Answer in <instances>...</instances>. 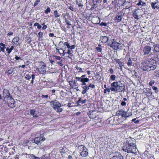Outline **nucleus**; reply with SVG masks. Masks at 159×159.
Returning <instances> with one entry per match:
<instances>
[{
  "mask_svg": "<svg viewBox=\"0 0 159 159\" xmlns=\"http://www.w3.org/2000/svg\"><path fill=\"white\" fill-rule=\"evenodd\" d=\"M140 66L143 70L149 71L155 69L157 66V64L154 60L148 58L143 61Z\"/></svg>",
  "mask_w": 159,
  "mask_h": 159,
  "instance_id": "nucleus-1",
  "label": "nucleus"
},
{
  "mask_svg": "<svg viewBox=\"0 0 159 159\" xmlns=\"http://www.w3.org/2000/svg\"><path fill=\"white\" fill-rule=\"evenodd\" d=\"M110 90L116 93L124 92L125 90V84L121 83L120 81L114 82L111 84Z\"/></svg>",
  "mask_w": 159,
  "mask_h": 159,
  "instance_id": "nucleus-2",
  "label": "nucleus"
},
{
  "mask_svg": "<svg viewBox=\"0 0 159 159\" xmlns=\"http://www.w3.org/2000/svg\"><path fill=\"white\" fill-rule=\"evenodd\" d=\"M122 148L123 151L128 153H135L136 152V148L135 145L133 143H129L128 141H127L124 143V145Z\"/></svg>",
  "mask_w": 159,
  "mask_h": 159,
  "instance_id": "nucleus-3",
  "label": "nucleus"
},
{
  "mask_svg": "<svg viewBox=\"0 0 159 159\" xmlns=\"http://www.w3.org/2000/svg\"><path fill=\"white\" fill-rule=\"evenodd\" d=\"M80 155L82 157H86L89 154L88 149L84 145H81L78 147Z\"/></svg>",
  "mask_w": 159,
  "mask_h": 159,
  "instance_id": "nucleus-4",
  "label": "nucleus"
},
{
  "mask_svg": "<svg viewBox=\"0 0 159 159\" xmlns=\"http://www.w3.org/2000/svg\"><path fill=\"white\" fill-rule=\"evenodd\" d=\"M61 104L56 100H55L53 102L52 107L54 110L57 112H61L62 111V109L60 108Z\"/></svg>",
  "mask_w": 159,
  "mask_h": 159,
  "instance_id": "nucleus-5",
  "label": "nucleus"
},
{
  "mask_svg": "<svg viewBox=\"0 0 159 159\" xmlns=\"http://www.w3.org/2000/svg\"><path fill=\"white\" fill-rule=\"evenodd\" d=\"M38 63L39 66L38 69L39 73L42 74L45 73L46 69V64L43 61L38 62Z\"/></svg>",
  "mask_w": 159,
  "mask_h": 159,
  "instance_id": "nucleus-6",
  "label": "nucleus"
},
{
  "mask_svg": "<svg viewBox=\"0 0 159 159\" xmlns=\"http://www.w3.org/2000/svg\"><path fill=\"white\" fill-rule=\"evenodd\" d=\"M45 140V138L44 135L42 134L40 136L36 137L34 139V142L38 145H40Z\"/></svg>",
  "mask_w": 159,
  "mask_h": 159,
  "instance_id": "nucleus-7",
  "label": "nucleus"
},
{
  "mask_svg": "<svg viewBox=\"0 0 159 159\" xmlns=\"http://www.w3.org/2000/svg\"><path fill=\"white\" fill-rule=\"evenodd\" d=\"M116 113L118 117L120 118L124 117L126 118L129 116V115H127V112L125 111L122 109L119 110Z\"/></svg>",
  "mask_w": 159,
  "mask_h": 159,
  "instance_id": "nucleus-8",
  "label": "nucleus"
},
{
  "mask_svg": "<svg viewBox=\"0 0 159 159\" xmlns=\"http://www.w3.org/2000/svg\"><path fill=\"white\" fill-rule=\"evenodd\" d=\"M121 43H120L117 42L116 40L113 39L111 47L113 48L114 49L117 50L119 48H120V47H121Z\"/></svg>",
  "mask_w": 159,
  "mask_h": 159,
  "instance_id": "nucleus-9",
  "label": "nucleus"
},
{
  "mask_svg": "<svg viewBox=\"0 0 159 159\" xmlns=\"http://www.w3.org/2000/svg\"><path fill=\"white\" fill-rule=\"evenodd\" d=\"M69 150L65 147H63L60 151V153L62 156L64 157H66L69 154Z\"/></svg>",
  "mask_w": 159,
  "mask_h": 159,
  "instance_id": "nucleus-10",
  "label": "nucleus"
},
{
  "mask_svg": "<svg viewBox=\"0 0 159 159\" xmlns=\"http://www.w3.org/2000/svg\"><path fill=\"white\" fill-rule=\"evenodd\" d=\"M124 14V13L122 11H120L118 13L114 19L115 22H120L122 19V16H123Z\"/></svg>",
  "mask_w": 159,
  "mask_h": 159,
  "instance_id": "nucleus-11",
  "label": "nucleus"
},
{
  "mask_svg": "<svg viewBox=\"0 0 159 159\" xmlns=\"http://www.w3.org/2000/svg\"><path fill=\"white\" fill-rule=\"evenodd\" d=\"M7 103L8 106L11 107H13L15 106V101L12 96L7 99Z\"/></svg>",
  "mask_w": 159,
  "mask_h": 159,
  "instance_id": "nucleus-12",
  "label": "nucleus"
},
{
  "mask_svg": "<svg viewBox=\"0 0 159 159\" xmlns=\"http://www.w3.org/2000/svg\"><path fill=\"white\" fill-rule=\"evenodd\" d=\"M151 50V47L149 46H145L143 50V51L144 55H146L149 54Z\"/></svg>",
  "mask_w": 159,
  "mask_h": 159,
  "instance_id": "nucleus-13",
  "label": "nucleus"
},
{
  "mask_svg": "<svg viewBox=\"0 0 159 159\" xmlns=\"http://www.w3.org/2000/svg\"><path fill=\"white\" fill-rule=\"evenodd\" d=\"M3 94L4 99H5L6 98H7V99L11 97V96H10L9 91L6 89H4L3 90Z\"/></svg>",
  "mask_w": 159,
  "mask_h": 159,
  "instance_id": "nucleus-14",
  "label": "nucleus"
},
{
  "mask_svg": "<svg viewBox=\"0 0 159 159\" xmlns=\"http://www.w3.org/2000/svg\"><path fill=\"white\" fill-rule=\"evenodd\" d=\"M19 40V37H16L13 39L12 41L15 44H16V45H20V44L18 43Z\"/></svg>",
  "mask_w": 159,
  "mask_h": 159,
  "instance_id": "nucleus-15",
  "label": "nucleus"
},
{
  "mask_svg": "<svg viewBox=\"0 0 159 159\" xmlns=\"http://www.w3.org/2000/svg\"><path fill=\"white\" fill-rule=\"evenodd\" d=\"M93 111H89L88 113L90 119H93L96 118V117L93 116Z\"/></svg>",
  "mask_w": 159,
  "mask_h": 159,
  "instance_id": "nucleus-16",
  "label": "nucleus"
},
{
  "mask_svg": "<svg viewBox=\"0 0 159 159\" xmlns=\"http://www.w3.org/2000/svg\"><path fill=\"white\" fill-rule=\"evenodd\" d=\"M15 70V69L13 68H11L10 69L7 70V72L9 75L12 74Z\"/></svg>",
  "mask_w": 159,
  "mask_h": 159,
  "instance_id": "nucleus-17",
  "label": "nucleus"
},
{
  "mask_svg": "<svg viewBox=\"0 0 159 159\" xmlns=\"http://www.w3.org/2000/svg\"><path fill=\"white\" fill-rule=\"evenodd\" d=\"M35 111L34 110H31L30 111V114L33 116V117H38V115L37 114H35Z\"/></svg>",
  "mask_w": 159,
  "mask_h": 159,
  "instance_id": "nucleus-18",
  "label": "nucleus"
},
{
  "mask_svg": "<svg viewBox=\"0 0 159 159\" xmlns=\"http://www.w3.org/2000/svg\"><path fill=\"white\" fill-rule=\"evenodd\" d=\"M137 5L138 6H145L146 3L145 2H142L141 0H139V2L137 3Z\"/></svg>",
  "mask_w": 159,
  "mask_h": 159,
  "instance_id": "nucleus-19",
  "label": "nucleus"
},
{
  "mask_svg": "<svg viewBox=\"0 0 159 159\" xmlns=\"http://www.w3.org/2000/svg\"><path fill=\"white\" fill-rule=\"evenodd\" d=\"M110 159H123V156L120 155V156H113Z\"/></svg>",
  "mask_w": 159,
  "mask_h": 159,
  "instance_id": "nucleus-20",
  "label": "nucleus"
},
{
  "mask_svg": "<svg viewBox=\"0 0 159 159\" xmlns=\"http://www.w3.org/2000/svg\"><path fill=\"white\" fill-rule=\"evenodd\" d=\"M155 59L154 61H156V63L157 64V62L159 64V54L155 56Z\"/></svg>",
  "mask_w": 159,
  "mask_h": 159,
  "instance_id": "nucleus-21",
  "label": "nucleus"
},
{
  "mask_svg": "<svg viewBox=\"0 0 159 159\" xmlns=\"http://www.w3.org/2000/svg\"><path fill=\"white\" fill-rule=\"evenodd\" d=\"M102 42L103 43H106L108 41V39L107 36H104L102 37Z\"/></svg>",
  "mask_w": 159,
  "mask_h": 159,
  "instance_id": "nucleus-22",
  "label": "nucleus"
},
{
  "mask_svg": "<svg viewBox=\"0 0 159 159\" xmlns=\"http://www.w3.org/2000/svg\"><path fill=\"white\" fill-rule=\"evenodd\" d=\"M116 62L119 64V65L120 67H121V66H123L124 64L123 63L121 62V61L120 60V59H117L116 60Z\"/></svg>",
  "mask_w": 159,
  "mask_h": 159,
  "instance_id": "nucleus-23",
  "label": "nucleus"
},
{
  "mask_svg": "<svg viewBox=\"0 0 159 159\" xmlns=\"http://www.w3.org/2000/svg\"><path fill=\"white\" fill-rule=\"evenodd\" d=\"M54 15L55 17L57 18L59 17L60 16V15L58 13L57 10H55L54 12Z\"/></svg>",
  "mask_w": 159,
  "mask_h": 159,
  "instance_id": "nucleus-24",
  "label": "nucleus"
},
{
  "mask_svg": "<svg viewBox=\"0 0 159 159\" xmlns=\"http://www.w3.org/2000/svg\"><path fill=\"white\" fill-rule=\"evenodd\" d=\"M89 80V79L88 78H85L84 79H82L80 80V82H87Z\"/></svg>",
  "mask_w": 159,
  "mask_h": 159,
  "instance_id": "nucleus-25",
  "label": "nucleus"
},
{
  "mask_svg": "<svg viewBox=\"0 0 159 159\" xmlns=\"http://www.w3.org/2000/svg\"><path fill=\"white\" fill-rule=\"evenodd\" d=\"M133 17L135 18L136 19H139V18H138V14L137 13H136V11H134V12H133Z\"/></svg>",
  "mask_w": 159,
  "mask_h": 159,
  "instance_id": "nucleus-26",
  "label": "nucleus"
},
{
  "mask_svg": "<svg viewBox=\"0 0 159 159\" xmlns=\"http://www.w3.org/2000/svg\"><path fill=\"white\" fill-rule=\"evenodd\" d=\"M154 50L156 52H159V45H156L154 47Z\"/></svg>",
  "mask_w": 159,
  "mask_h": 159,
  "instance_id": "nucleus-27",
  "label": "nucleus"
},
{
  "mask_svg": "<svg viewBox=\"0 0 159 159\" xmlns=\"http://www.w3.org/2000/svg\"><path fill=\"white\" fill-rule=\"evenodd\" d=\"M132 60L130 58L128 60V61L127 63V65L128 66H130L132 65Z\"/></svg>",
  "mask_w": 159,
  "mask_h": 159,
  "instance_id": "nucleus-28",
  "label": "nucleus"
},
{
  "mask_svg": "<svg viewBox=\"0 0 159 159\" xmlns=\"http://www.w3.org/2000/svg\"><path fill=\"white\" fill-rule=\"evenodd\" d=\"M34 25L35 26H37V28L39 29H40L42 27L38 23H35Z\"/></svg>",
  "mask_w": 159,
  "mask_h": 159,
  "instance_id": "nucleus-29",
  "label": "nucleus"
},
{
  "mask_svg": "<svg viewBox=\"0 0 159 159\" xmlns=\"http://www.w3.org/2000/svg\"><path fill=\"white\" fill-rule=\"evenodd\" d=\"M82 88L84 89L83 90H85L87 91L88 90H89V87H88V86L87 85L82 87Z\"/></svg>",
  "mask_w": 159,
  "mask_h": 159,
  "instance_id": "nucleus-30",
  "label": "nucleus"
},
{
  "mask_svg": "<svg viewBox=\"0 0 159 159\" xmlns=\"http://www.w3.org/2000/svg\"><path fill=\"white\" fill-rule=\"evenodd\" d=\"M51 11V9L49 7H48L47 9L45 11L46 14H48Z\"/></svg>",
  "mask_w": 159,
  "mask_h": 159,
  "instance_id": "nucleus-31",
  "label": "nucleus"
},
{
  "mask_svg": "<svg viewBox=\"0 0 159 159\" xmlns=\"http://www.w3.org/2000/svg\"><path fill=\"white\" fill-rule=\"evenodd\" d=\"M116 76L115 75H112L111 76L110 79L112 81L115 80L116 79Z\"/></svg>",
  "mask_w": 159,
  "mask_h": 159,
  "instance_id": "nucleus-32",
  "label": "nucleus"
},
{
  "mask_svg": "<svg viewBox=\"0 0 159 159\" xmlns=\"http://www.w3.org/2000/svg\"><path fill=\"white\" fill-rule=\"evenodd\" d=\"M54 59H56L57 60H60L61 59V57L58 56H54L53 57Z\"/></svg>",
  "mask_w": 159,
  "mask_h": 159,
  "instance_id": "nucleus-33",
  "label": "nucleus"
},
{
  "mask_svg": "<svg viewBox=\"0 0 159 159\" xmlns=\"http://www.w3.org/2000/svg\"><path fill=\"white\" fill-rule=\"evenodd\" d=\"M69 9L73 11H75V9L74 8L73 6H70L69 7Z\"/></svg>",
  "mask_w": 159,
  "mask_h": 159,
  "instance_id": "nucleus-34",
  "label": "nucleus"
},
{
  "mask_svg": "<svg viewBox=\"0 0 159 159\" xmlns=\"http://www.w3.org/2000/svg\"><path fill=\"white\" fill-rule=\"evenodd\" d=\"M25 77L27 80H29L31 78V76L29 74H27L26 75Z\"/></svg>",
  "mask_w": 159,
  "mask_h": 159,
  "instance_id": "nucleus-35",
  "label": "nucleus"
},
{
  "mask_svg": "<svg viewBox=\"0 0 159 159\" xmlns=\"http://www.w3.org/2000/svg\"><path fill=\"white\" fill-rule=\"evenodd\" d=\"M152 88L153 90L155 91V92L156 93H157V92H158V90H157V89L156 87H155V86H153V87H152Z\"/></svg>",
  "mask_w": 159,
  "mask_h": 159,
  "instance_id": "nucleus-36",
  "label": "nucleus"
},
{
  "mask_svg": "<svg viewBox=\"0 0 159 159\" xmlns=\"http://www.w3.org/2000/svg\"><path fill=\"white\" fill-rule=\"evenodd\" d=\"M100 25L102 26H107V24L106 23L102 22L100 24Z\"/></svg>",
  "mask_w": 159,
  "mask_h": 159,
  "instance_id": "nucleus-37",
  "label": "nucleus"
},
{
  "mask_svg": "<svg viewBox=\"0 0 159 159\" xmlns=\"http://www.w3.org/2000/svg\"><path fill=\"white\" fill-rule=\"evenodd\" d=\"M40 2V0H37L35 2L34 4V6L35 7L37 6L39 3Z\"/></svg>",
  "mask_w": 159,
  "mask_h": 159,
  "instance_id": "nucleus-38",
  "label": "nucleus"
},
{
  "mask_svg": "<svg viewBox=\"0 0 159 159\" xmlns=\"http://www.w3.org/2000/svg\"><path fill=\"white\" fill-rule=\"evenodd\" d=\"M67 53L68 54L70 55H72V53L71 52V51L70 49H68Z\"/></svg>",
  "mask_w": 159,
  "mask_h": 159,
  "instance_id": "nucleus-39",
  "label": "nucleus"
},
{
  "mask_svg": "<svg viewBox=\"0 0 159 159\" xmlns=\"http://www.w3.org/2000/svg\"><path fill=\"white\" fill-rule=\"evenodd\" d=\"M88 87H89V88L90 87L92 89H94L95 87V85L94 84H90L89 85Z\"/></svg>",
  "mask_w": 159,
  "mask_h": 159,
  "instance_id": "nucleus-40",
  "label": "nucleus"
},
{
  "mask_svg": "<svg viewBox=\"0 0 159 159\" xmlns=\"http://www.w3.org/2000/svg\"><path fill=\"white\" fill-rule=\"evenodd\" d=\"M38 34L40 38H42L43 35V33H42L41 32H40L38 33Z\"/></svg>",
  "mask_w": 159,
  "mask_h": 159,
  "instance_id": "nucleus-41",
  "label": "nucleus"
},
{
  "mask_svg": "<svg viewBox=\"0 0 159 159\" xmlns=\"http://www.w3.org/2000/svg\"><path fill=\"white\" fill-rule=\"evenodd\" d=\"M56 49H57V51H56L57 52L59 53L60 54H62V52L61 50H60L61 49H59L56 48Z\"/></svg>",
  "mask_w": 159,
  "mask_h": 159,
  "instance_id": "nucleus-42",
  "label": "nucleus"
},
{
  "mask_svg": "<svg viewBox=\"0 0 159 159\" xmlns=\"http://www.w3.org/2000/svg\"><path fill=\"white\" fill-rule=\"evenodd\" d=\"M57 63L58 64H59L60 66H63V64L62 63V60H60L59 61H58L57 62Z\"/></svg>",
  "mask_w": 159,
  "mask_h": 159,
  "instance_id": "nucleus-43",
  "label": "nucleus"
},
{
  "mask_svg": "<svg viewBox=\"0 0 159 159\" xmlns=\"http://www.w3.org/2000/svg\"><path fill=\"white\" fill-rule=\"evenodd\" d=\"M96 49L97 51H98L99 52H101V51L102 49L101 48L98 47H96Z\"/></svg>",
  "mask_w": 159,
  "mask_h": 159,
  "instance_id": "nucleus-44",
  "label": "nucleus"
},
{
  "mask_svg": "<svg viewBox=\"0 0 159 159\" xmlns=\"http://www.w3.org/2000/svg\"><path fill=\"white\" fill-rule=\"evenodd\" d=\"M156 4V3L152 2L151 4V7L152 8L154 9L155 8V5Z\"/></svg>",
  "mask_w": 159,
  "mask_h": 159,
  "instance_id": "nucleus-45",
  "label": "nucleus"
},
{
  "mask_svg": "<svg viewBox=\"0 0 159 159\" xmlns=\"http://www.w3.org/2000/svg\"><path fill=\"white\" fill-rule=\"evenodd\" d=\"M110 89H105L104 90V93H107V91L108 93L110 92Z\"/></svg>",
  "mask_w": 159,
  "mask_h": 159,
  "instance_id": "nucleus-46",
  "label": "nucleus"
},
{
  "mask_svg": "<svg viewBox=\"0 0 159 159\" xmlns=\"http://www.w3.org/2000/svg\"><path fill=\"white\" fill-rule=\"evenodd\" d=\"M48 97V95H42L41 97L42 98H46V99H47Z\"/></svg>",
  "mask_w": 159,
  "mask_h": 159,
  "instance_id": "nucleus-47",
  "label": "nucleus"
},
{
  "mask_svg": "<svg viewBox=\"0 0 159 159\" xmlns=\"http://www.w3.org/2000/svg\"><path fill=\"white\" fill-rule=\"evenodd\" d=\"M6 50L7 52V53L8 54H10L12 51L11 50L10 48H7Z\"/></svg>",
  "mask_w": 159,
  "mask_h": 159,
  "instance_id": "nucleus-48",
  "label": "nucleus"
},
{
  "mask_svg": "<svg viewBox=\"0 0 159 159\" xmlns=\"http://www.w3.org/2000/svg\"><path fill=\"white\" fill-rule=\"evenodd\" d=\"M126 103L124 101H122L121 103V105L122 106H125L126 105Z\"/></svg>",
  "mask_w": 159,
  "mask_h": 159,
  "instance_id": "nucleus-49",
  "label": "nucleus"
},
{
  "mask_svg": "<svg viewBox=\"0 0 159 159\" xmlns=\"http://www.w3.org/2000/svg\"><path fill=\"white\" fill-rule=\"evenodd\" d=\"M154 81H151L149 83V85L152 86L153 84H154Z\"/></svg>",
  "mask_w": 159,
  "mask_h": 159,
  "instance_id": "nucleus-50",
  "label": "nucleus"
},
{
  "mask_svg": "<svg viewBox=\"0 0 159 159\" xmlns=\"http://www.w3.org/2000/svg\"><path fill=\"white\" fill-rule=\"evenodd\" d=\"M30 156L29 157H30L34 159L35 157H36L33 154H30Z\"/></svg>",
  "mask_w": 159,
  "mask_h": 159,
  "instance_id": "nucleus-51",
  "label": "nucleus"
},
{
  "mask_svg": "<svg viewBox=\"0 0 159 159\" xmlns=\"http://www.w3.org/2000/svg\"><path fill=\"white\" fill-rule=\"evenodd\" d=\"M109 71H110V73L111 74H113L114 73V71L112 69L110 68L109 70Z\"/></svg>",
  "mask_w": 159,
  "mask_h": 159,
  "instance_id": "nucleus-52",
  "label": "nucleus"
},
{
  "mask_svg": "<svg viewBox=\"0 0 159 159\" xmlns=\"http://www.w3.org/2000/svg\"><path fill=\"white\" fill-rule=\"evenodd\" d=\"M5 48H2V47H1L0 48V52H1V51H2L3 52H4V49Z\"/></svg>",
  "mask_w": 159,
  "mask_h": 159,
  "instance_id": "nucleus-53",
  "label": "nucleus"
},
{
  "mask_svg": "<svg viewBox=\"0 0 159 159\" xmlns=\"http://www.w3.org/2000/svg\"><path fill=\"white\" fill-rule=\"evenodd\" d=\"M75 45H72L71 46H70V49L71 50L74 49L75 48Z\"/></svg>",
  "mask_w": 159,
  "mask_h": 159,
  "instance_id": "nucleus-54",
  "label": "nucleus"
},
{
  "mask_svg": "<svg viewBox=\"0 0 159 159\" xmlns=\"http://www.w3.org/2000/svg\"><path fill=\"white\" fill-rule=\"evenodd\" d=\"M60 50H62V54H63V55H64L66 53H67V52H65V51L63 50L61 48Z\"/></svg>",
  "mask_w": 159,
  "mask_h": 159,
  "instance_id": "nucleus-55",
  "label": "nucleus"
},
{
  "mask_svg": "<svg viewBox=\"0 0 159 159\" xmlns=\"http://www.w3.org/2000/svg\"><path fill=\"white\" fill-rule=\"evenodd\" d=\"M75 68L77 70H79L80 71H81L82 70V69L80 67H78L77 66H76Z\"/></svg>",
  "mask_w": 159,
  "mask_h": 159,
  "instance_id": "nucleus-56",
  "label": "nucleus"
},
{
  "mask_svg": "<svg viewBox=\"0 0 159 159\" xmlns=\"http://www.w3.org/2000/svg\"><path fill=\"white\" fill-rule=\"evenodd\" d=\"M48 35L50 37H53L54 36V34L53 33H50Z\"/></svg>",
  "mask_w": 159,
  "mask_h": 159,
  "instance_id": "nucleus-57",
  "label": "nucleus"
},
{
  "mask_svg": "<svg viewBox=\"0 0 159 159\" xmlns=\"http://www.w3.org/2000/svg\"><path fill=\"white\" fill-rule=\"evenodd\" d=\"M66 22L68 25H71L70 23V22L69 20H67L66 19Z\"/></svg>",
  "mask_w": 159,
  "mask_h": 159,
  "instance_id": "nucleus-58",
  "label": "nucleus"
},
{
  "mask_svg": "<svg viewBox=\"0 0 159 159\" xmlns=\"http://www.w3.org/2000/svg\"><path fill=\"white\" fill-rule=\"evenodd\" d=\"M75 79H76L77 81H80V80H81V77H76Z\"/></svg>",
  "mask_w": 159,
  "mask_h": 159,
  "instance_id": "nucleus-59",
  "label": "nucleus"
},
{
  "mask_svg": "<svg viewBox=\"0 0 159 159\" xmlns=\"http://www.w3.org/2000/svg\"><path fill=\"white\" fill-rule=\"evenodd\" d=\"M70 43H68V44L66 45L67 48L68 49H70Z\"/></svg>",
  "mask_w": 159,
  "mask_h": 159,
  "instance_id": "nucleus-60",
  "label": "nucleus"
},
{
  "mask_svg": "<svg viewBox=\"0 0 159 159\" xmlns=\"http://www.w3.org/2000/svg\"><path fill=\"white\" fill-rule=\"evenodd\" d=\"M35 76V75H34V74L32 75L31 77H32V80H34Z\"/></svg>",
  "mask_w": 159,
  "mask_h": 159,
  "instance_id": "nucleus-61",
  "label": "nucleus"
},
{
  "mask_svg": "<svg viewBox=\"0 0 159 159\" xmlns=\"http://www.w3.org/2000/svg\"><path fill=\"white\" fill-rule=\"evenodd\" d=\"M47 28V26L46 25H43V27H42V29L43 30H45Z\"/></svg>",
  "mask_w": 159,
  "mask_h": 159,
  "instance_id": "nucleus-62",
  "label": "nucleus"
},
{
  "mask_svg": "<svg viewBox=\"0 0 159 159\" xmlns=\"http://www.w3.org/2000/svg\"><path fill=\"white\" fill-rule=\"evenodd\" d=\"M87 91L85 90H83L82 91V94H84Z\"/></svg>",
  "mask_w": 159,
  "mask_h": 159,
  "instance_id": "nucleus-63",
  "label": "nucleus"
},
{
  "mask_svg": "<svg viewBox=\"0 0 159 159\" xmlns=\"http://www.w3.org/2000/svg\"><path fill=\"white\" fill-rule=\"evenodd\" d=\"M13 34V33L12 32H10L7 34V35L8 36L11 35H12Z\"/></svg>",
  "mask_w": 159,
  "mask_h": 159,
  "instance_id": "nucleus-64",
  "label": "nucleus"
}]
</instances>
